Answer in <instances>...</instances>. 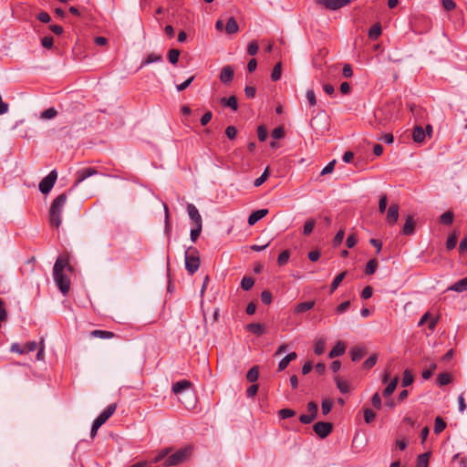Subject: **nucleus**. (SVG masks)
Wrapping results in <instances>:
<instances>
[{
	"mask_svg": "<svg viewBox=\"0 0 467 467\" xmlns=\"http://www.w3.org/2000/svg\"><path fill=\"white\" fill-rule=\"evenodd\" d=\"M412 138L415 142H418V143L422 142L425 139L424 130L420 126L415 127L413 133H412Z\"/></svg>",
	"mask_w": 467,
	"mask_h": 467,
	"instance_id": "obj_25",
	"label": "nucleus"
},
{
	"mask_svg": "<svg viewBox=\"0 0 467 467\" xmlns=\"http://www.w3.org/2000/svg\"><path fill=\"white\" fill-rule=\"evenodd\" d=\"M430 452H425L418 456L417 467H428Z\"/></svg>",
	"mask_w": 467,
	"mask_h": 467,
	"instance_id": "obj_34",
	"label": "nucleus"
},
{
	"mask_svg": "<svg viewBox=\"0 0 467 467\" xmlns=\"http://www.w3.org/2000/svg\"><path fill=\"white\" fill-rule=\"evenodd\" d=\"M344 236H345V231L343 229H340L334 237V240H333L334 246L339 245L342 243Z\"/></svg>",
	"mask_w": 467,
	"mask_h": 467,
	"instance_id": "obj_53",
	"label": "nucleus"
},
{
	"mask_svg": "<svg viewBox=\"0 0 467 467\" xmlns=\"http://www.w3.org/2000/svg\"><path fill=\"white\" fill-rule=\"evenodd\" d=\"M445 428H446L445 421L441 417H437L435 419V423H434L435 433H437V434L441 433V431H444Z\"/></svg>",
	"mask_w": 467,
	"mask_h": 467,
	"instance_id": "obj_39",
	"label": "nucleus"
},
{
	"mask_svg": "<svg viewBox=\"0 0 467 467\" xmlns=\"http://www.w3.org/2000/svg\"><path fill=\"white\" fill-rule=\"evenodd\" d=\"M248 331L260 336L265 333V327L260 323H251L246 326Z\"/></svg>",
	"mask_w": 467,
	"mask_h": 467,
	"instance_id": "obj_24",
	"label": "nucleus"
},
{
	"mask_svg": "<svg viewBox=\"0 0 467 467\" xmlns=\"http://www.w3.org/2000/svg\"><path fill=\"white\" fill-rule=\"evenodd\" d=\"M335 381L337 383V387L342 393H347L349 391L348 383L346 380L339 379L338 377L335 378Z\"/></svg>",
	"mask_w": 467,
	"mask_h": 467,
	"instance_id": "obj_35",
	"label": "nucleus"
},
{
	"mask_svg": "<svg viewBox=\"0 0 467 467\" xmlns=\"http://www.w3.org/2000/svg\"><path fill=\"white\" fill-rule=\"evenodd\" d=\"M117 405L115 403L109 404L95 420L96 426L101 427L115 412Z\"/></svg>",
	"mask_w": 467,
	"mask_h": 467,
	"instance_id": "obj_8",
	"label": "nucleus"
},
{
	"mask_svg": "<svg viewBox=\"0 0 467 467\" xmlns=\"http://www.w3.org/2000/svg\"><path fill=\"white\" fill-rule=\"evenodd\" d=\"M254 280L251 276H244V277H243V279L241 281V287L244 291L250 290L254 286Z\"/></svg>",
	"mask_w": 467,
	"mask_h": 467,
	"instance_id": "obj_32",
	"label": "nucleus"
},
{
	"mask_svg": "<svg viewBox=\"0 0 467 467\" xmlns=\"http://www.w3.org/2000/svg\"><path fill=\"white\" fill-rule=\"evenodd\" d=\"M57 173L56 170L51 171L47 176H46L39 183V191L44 193L47 194L52 188L54 187V184L57 181Z\"/></svg>",
	"mask_w": 467,
	"mask_h": 467,
	"instance_id": "obj_6",
	"label": "nucleus"
},
{
	"mask_svg": "<svg viewBox=\"0 0 467 467\" xmlns=\"http://www.w3.org/2000/svg\"><path fill=\"white\" fill-rule=\"evenodd\" d=\"M191 387L192 383L189 380L182 379L175 382L172 385V391L178 395L183 393L184 391H188L191 389Z\"/></svg>",
	"mask_w": 467,
	"mask_h": 467,
	"instance_id": "obj_13",
	"label": "nucleus"
},
{
	"mask_svg": "<svg viewBox=\"0 0 467 467\" xmlns=\"http://www.w3.org/2000/svg\"><path fill=\"white\" fill-rule=\"evenodd\" d=\"M161 60H162L161 55L151 53V54L148 55L147 57L142 61L140 67H145V66L154 63V62H160Z\"/></svg>",
	"mask_w": 467,
	"mask_h": 467,
	"instance_id": "obj_28",
	"label": "nucleus"
},
{
	"mask_svg": "<svg viewBox=\"0 0 467 467\" xmlns=\"http://www.w3.org/2000/svg\"><path fill=\"white\" fill-rule=\"evenodd\" d=\"M261 299L264 304L269 305V304H271L272 299H273L272 294L269 291L265 290L261 294Z\"/></svg>",
	"mask_w": 467,
	"mask_h": 467,
	"instance_id": "obj_58",
	"label": "nucleus"
},
{
	"mask_svg": "<svg viewBox=\"0 0 467 467\" xmlns=\"http://www.w3.org/2000/svg\"><path fill=\"white\" fill-rule=\"evenodd\" d=\"M192 448L187 447L177 451L176 452L166 458L164 462L165 466H174L183 462L191 454Z\"/></svg>",
	"mask_w": 467,
	"mask_h": 467,
	"instance_id": "obj_4",
	"label": "nucleus"
},
{
	"mask_svg": "<svg viewBox=\"0 0 467 467\" xmlns=\"http://www.w3.org/2000/svg\"><path fill=\"white\" fill-rule=\"evenodd\" d=\"M271 135L275 140L282 139L285 136L284 128L277 127V128L274 129Z\"/></svg>",
	"mask_w": 467,
	"mask_h": 467,
	"instance_id": "obj_54",
	"label": "nucleus"
},
{
	"mask_svg": "<svg viewBox=\"0 0 467 467\" xmlns=\"http://www.w3.org/2000/svg\"><path fill=\"white\" fill-rule=\"evenodd\" d=\"M449 291H455L458 293H462L467 291V276L458 280L454 284H452L451 286L448 287Z\"/></svg>",
	"mask_w": 467,
	"mask_h": 467,
	"instance_id": "obj_16",
	"label": "nucleus"
},
{
	"mask_svg": "<svg viewBox=\"0 0 467 467\" xmlns=\"http://www.w3.org/2000/svg\"><path fill=\"white\" fill-rule=\"evenodd\" d=\"M346 274H347V272H342V273H340L339 275H337L334 278V280H333V282H332V284H331V285H330V294L334 293V291L338 287V285H340V283H341V282L343 281V279L345 278Z\"/></svg>",
	"mask_w": 467,
	"mask_h": 467,
	"instance_id": "obj_31",
	"label": "nucleus"
},
{
	"mask_svg": "<svg viewBox=\"0 0 467 467\" xmlns=\"http://www.w3.org/2000/svg\"><path fill=\"white\" fill-rule=\"evenodd\" d=\"M57 112L54 108H49L44 110L41 114L42 119H50L57 116Z\"/></svg>",
	"mask_w": 467,
	"mask_h": 467,
	"instance_id": "obj_49",
	"label": "nucleus"
},
{
	"mask_svg": "<svg viewBox=\"0 0 467 467\" xmlns=\"http://www.w3.org/2000/svg\"><path fill=\"white\" fill-rule=\"evenodd\" d=\"M317 410H318L317 404V403H315L314 401H310V402L307 404V411H308V414L313 415V417H314L315 419H316V417H317Z\"/></svg>",
	"mask_w": 467,
	"mask_h": 467,
	"instance_id": "obj_57",
	"label": "nucleus"
},
{
	"mask_svg": "<svg viewBox=\"0 0 467 467\" xmlns=\"http://www.w3.org/2000/svg\"><path fill=\"white\" fill-rule=\"evenodd\" d=\"M399 218V205L392 203L387 212L386 221L389 225H393L397 223Z\"/></svg>",
	"mask_w": 467,
	"mask_h": 467,
	"instance_id": "obj_11",
	"label": "nucleus"
},
{
	"mask_svg": "<svg viewBox=\"0 0 467 467\" xmlns=\"http://www.w3.org/2000/svg\"><path fill=\"white\" fill-rule=\"evenodd\" d=\"M440 221L441 223L450 225L452 223L453 221V213L451 211H447L444 213H442L440 217Z\"/></svg>",
	"mask_w": 467,
	"mask_h": 467,
	"instance_id": "obj_36",
	"label": "nucleus"
},
{
	"mask_svg": "<svg viewBox=\"0 0 467 467\" xmlns=\"http://www.w3.org/2000/svg\"><path fill=\"white\" fill-rule=\"evenodd\" d=\"M413 382V376L412 374L410 373V371H409L408 369H406L404 371V374H403V379H402V386L403 387H408L410 386V384H412Z\"/></svg>",
	"mask_w": 467,
	"mask_h": 467,
	"instance_id": "obj_47",
	"label": "nucleus"
},
{
	"mask_svg": "<svg viewBox=\"0 0 467 467\" xmlns=\"http://www.w3.org/2000/svg\"><path fill=\"white\" fill-rule=\"evenodd\" d=\"M185 268L190 275H193L200 267V256L196 248L191 246L185 251Z\"/></svg>",
	"mask_w": 467,
	"mask_h": 467,
	"instance_id": "obj_3",
	"label": "nucleus"
},
{
	"mask_svg": "<svg viewBox=\"0 0 467 467\" xmlns=\"http://www.w3.org/2000/svg\"><path fill=\"white\" fill-rule=\"evenodd\" d=\"M247 52L250 56H254L258 52V45L255 41H251L247 47Z\"/></svg>",
	"mask_w": 467,
	"mask_h": 467,
	"instance_id": "obj_56",
	"label": "nucleus"
},
{
	"mask_svg": "<svg viewBox=\"0 0 467 467\" xmlns=\"http://www.w3.org/2000/svg\"><path fill=\"white\" fill-rule=\"evenodd\" d=\"M365 347H355L350 351L351 359L354 362L359 361L366 354Z\"/></svg>",
	"mask_w": 467,
	"mask_h": 467,
	"instance_id": "obj_18",
	"label": "nucleus"
},
{
	"mask_svg": "<svg viewBox=\"0 0 467 467\" xmlns=\"http://www.w3.org/2000/svg\"><path fill=\"white\" fill-rule=\"evenodd\" d=\"M377 359H378V357L376 354L374 355H371L370 357H368L363 363V368L365 369H370L371 368H373L375 366V364L377 363Z\"/></svg>",
	"mask_w": 467,
	"mask_h": 467,
	"instance_id": "obj_44",
	"label": "nucleus"
},
{
	"mask_svg": "<svg viewBox=\"0 0 467 467\" xmlns=\"http://www.w3.org/2000/svg\"><path fill=\"white\" fill-rule=\"evenodd\" d=\"M371 403H372L373 407H375L378 410H379L381 408V399H380V396H379V394L378 392H376L372 396Z\"/></svg>",
	"mask_w": 467,
	"mask_h": 467,
	"instance_id": "obj_63",
	"label": "nucleus"
},
{
	"mask_svg": "<svg viewBox=\"0 0 467 467\" xmlns=\"http://www.w3.org/2000/svg\"><path fill=\"white\" fill-rule=\"evenodd\" d=\"M239 26L234 17H230L226 23L225 30L229 35L238 32Z\"/></svg>",
	"mask_w": 467,
	"mask_h": 467,
	"instance_id": "obj_26",
	"label": "nucleus"
},
{
	"mask_svg": "<svg viewBox=\"0 0 467 467\" xmlns=\"http://www.w3.org/2000/svg\"><path fill=\"white\" fill-rule=\"evenodd\" d=\"M91 337H99L102 339H109L115 337V334L111 331L96 329L91 331Z\"/></svg>",
	"mask_w": 467,
	"mask_h": 467,
	"instance_id": "obj_22",
	"label": "nucleus"
},
{
	"mask_svg": "<svg viewBox=\"0 0 467 467\" xmlns=\"http://www.w3.org/2000/svg\"><path fill=\"white\" fill-rule=\"evenodd\" d=\"M66 271L71 272L72 267L68 263V259L65 255L57 258L53 267V277L56 285L63 295H66L70 289V279Z\"/></svg>",
	"mask_w": 467,
	"mask_h": 467,
	"instance_id": "obj_1",
	"label": "nucleus"
},
{
	"mask_svg": "<svg viewBox=\"0 0 467 467\" xmlns=\"http://www.w3.org/2000/svg\"><path fill=\"white\" fill-rule=\"evenodd\" d=\"M98 174V171L95 168L88 167L78 170L76 174V181L74 186H78L79 183H81L83 181L88 179L90 176Z\"/></svg>",
	"mask_w": 467,
	"mask_h": 467,
	"instance_id": "obj_9",
	"label": "nucleus"
},
{
	"mask_svg": "<svg viewBox=\"0 0 467 467\" xmlns=\"http://www.w3.org/2000/svg\"><path fill=\"white\" fill-rule=\"evenodd\" d=\"M314 306H315V302L314 301H307V302L299 303L295 307V313L300 314V313L306 312V311L312 309L314 307Z\"/></svg>",
	"mask_w": 467,
	"mask_h": 467,
	"instance_id": "obj_21",
	"label": "nucleus"
},
{
	"mask_svg": "<svg viewBox=\"0 0 467 467\" xmlns=\"http://www.w3.org/2000/svg\"><path fill=\"white\" fill-rule=\"evenodd\" d=\"M41 44L46 48H51L53 47V37L51 36H46L41 39Z\"/></svg>",
	"mask_w": 467,
	"mask_h": 467,
	"instance_id": "obj_62",
	"label": "nucleus"
},
{
	"mask_svg": "<svg viewBox=\"0 0 467 467\" xmlns=\"http://www.w3.org/2000/svg\"><path fill=\"white\" fill-rule=\"evenodd\" d=\"M390 119L389 111L385 109H379L374 112V121H370V125L375 129L385 126Z\"/></svg>",
	"mask_w": 467,
	"mask_h": 467,
	"instance_id": "obj_5",
	"label": "nucleus"
},
{
	"mask_svg": "<svg viewBox=\"0 0 467 467\" xmlns=\"http://www.w3.org/2000/svg\"><path fill=\"white\" fill-rule=\"evenodd\" d=\"M67 194H59L52 202L49 209V222L52 226L58 228L62 223V211L67 202Z\"/></svg>",
	"mask_w": 467,
	"mask_h": 467,
	"instance_id": "obj_2",
	"label": "nucleus"
},
{
	"mask_svg": "<svg viewBox=\"0 0 467 467\" xmlns=\"http://www.w3.org/2000/svg\"><path fill=\"white\" fill-rule=\"evenodd\" d=\"M325 350V341L323 339H319L315 343L314 351L317 355L323 354Z\"/></svg>",
	"mask_w": 467,
	"mask_h": 467,
	"instance_id": "obj_52",
	"label": "nucleus"
},
{
	"mask_svg": "<svg viewBox=\"0 0 467 467\" xmlns=\"http://www.w3.org/2000/svg\"><path fill=\"white\" fill-rule=\"evenodd\" d=\"M234 69L231 66L223 67L220 73V80L224 84L231 82L234 78Z\"/></svg>",
	"mask_w": 467,
	"mask_h": 467,
	"instance_id": "obj_15",
	"label": "nucleus"
},
{
	"mask_svg": "<svg viewBox=\"0 0 467 467\" xmlns=\"http://www.w3.org/2000/svg\"><path fill=\"white\" fill-rule=\"evenodd\" d=\"M346 347L343 342H337V345L330 350L328 357L334 358L339 357L345 353Z\"/></svg>",
	"mask_w": 467,
	"mask_h": 467,
	"instance_id": "obj_20",
	"label": "nucleus"
},
{
	"mask_svg": "<svg viewBox=\"0 0 467 467\" xmlns=\"http://www.w3.org/2000/svg\"><path fill=\"white\" fill-rule=\"evenodd\" d=\"M378 267V261L376 259H370L365 268L366 275H373Z\"/></svg>",
	"mask_w": 467,
	"mask_h": 467,
	"instance_id": "obj_33",
	"label": "nucleus"
},
{
	"mask_svg": "<svg viewBox=\"0 0 467 467\" xmlns=\"http://www.w3.org/2000/svg\"><path fill=\"white\" fill-rule=\"evenodd\" d=\"M376 413L371 409H365L364 420L367 423H370L374 420Z\"/></svg>",
	"mask_w": 467,
	"mask_h": 467,
	"instance_id": "obj_51",
	"label": "nucleus"
},
{
	"mask_svg": "<svg viewBox=\"0 0 467 467\" xmlns=\"http://www.w3.org/2000/svg\"><path fill=\"white\" fill-rule=\"evenodd\" d=\"M281 71H282V64H281V62H278L274 67L272 74H271V78L273 81H277L280 79Z\"/></svg>",
	"mask_w": 467,
	"mask_h": 467,
	"instance_id": "obj_37",
	"label": "nucleus"
},
{
	"mask_svg": "<svg viewBox=\"0 0 467 467\" xmlns=\"http://www.w3.org/2000/svg\"><path fill=\"white\" fill-rule=\"evenodd\" d=\"M194 79V76H192L190 77L188 79H186L184 82L179 84L176 86V88L178 91H182L184 90L185 88H187L191 84L192 82L193 81Z\"/></svg>",
	"mask_w": 467,
	"mask_h": 467,
	"instance_id": "obj_59",
	"label": "nucleus"
},
{
	"mask_svg": "<svg viewBox=\"0 0 467 467\" xmlns=\"http://www.w3.org/2000/svg\"><path fill=\"white\" fill-rule=\"evenodd\" d=\"M387 202L388 199L385 194H382L380 196L379 202V211L383 213L386 211L387 208Z\"/></svg>",
	"mask_w": 467,
	"mask_h": 467,
	"instance_id": "obj_60",
	"label": "nucleus"
},
{
	"mask_svg": "<svg viewBox=\"0 0 467 467\" xmlns=\"http://www.w3.org/2000/svg\"><path fill=\"white\" fill-rule=\"evenodd\" d=\"M313 430L319 438L325 439L331 433L333 425L330 422L318 421L313 426Z\"/></svg>",
	"mask_w": 467,
	"mask_h": 467,
	"instance_id": "obj_7",
	"label": "nucleus"
},
{
	"mask_svg": "<svg viewBox=\"0 0 467 467\" xmlns=\"http://www.w3.org/2000/svg\"><path fill=\"white\" fill-rule=\"evenodd\" d=\"M179 57H180V50L175 49V48L169 50L168 59L171 64L175 65L179 60Z\"/></svg>",
	"mask_w": 467,
	"mask_h": 467,
	"instance_id": "obj_42",
	"label": "nucleus"
},
{
	"mask_svg": "<svg viewBox=\"0 0 467 467\" xmlns=\"http://www.w3.org/2000/svg\"><path fill=\"white\" fill-rule=\"evenodd\" d=\"M187 213L191 220L193 221L194 224H202V216L194 204H187Z\"/></svg>",
	"mask_w": 467,
	"mask_h": 467,
	"instance_id": "obj_12",
	"label": "nucleus"
},
{
	"mask_svg": "<svg viewBox=\"0 0 467 467\" xmlns=\"http://www.w3.org/2000/svg\"><path fill=\"white\" fill-rule=\"evenodd\" d=\"M289 257H290V253L288 250H285L283 251L279 255H278V258H277V263L279 265H285L288 260H289Z\"/></svg>",
	"mask_w": 467,
	"mask_h": 467,
	"instance_id": "obj_46",
	"label": "nucleus"
},
{
	"mask_svg": "<svg viewBox=\"0 0 467 467\" xmlns=\"http://www.w3.org/2000/svg\"><path fill=\"white\" fill-rule=\"evenodd\" d=\"M333 401L330 399H324L322 400L321 409L324 415L328 414L331 411Z\"/></svg>",
	"mask_w": 467,
	"mask_h": 467,
	"instance_id": "obj_40",
	"label": "nucleus"
},
{
	"mask_svg": "<svg viewBox=\"0 0 467 467\" xmlns=\"http://www.w3.org/2000/svg\"><path fill=\"white\" fill-rule=\"evenodd\" d=\"M259 372L257 367H253L248 370L246 374V379L249 382H254L257 380Z\"/></svg>",
	"mask_w": 467,
	"mask_h": 467,
	"instance_id": "obj_38",
	"label": "nucleus"
},
{
	"mask_svg": "<svg viewBox=\"0 0 467 467\" xmlns=\"http://www.w3.org/2000/svg\"><path fill=\"white\" fill-rule=\"evenodd\" d=\"M221 104L224 107L231 108L234 111H236L238 109L237 99L234 96H231L230 98H223L221 99Z\"/></svg>",
	"mask_w": 467,
	"mask_h": 467,
	"instance_id": "obj_23",
	"label": "nucleus"
},
{
	"mask_svg": "<svg viewBox=\"0 0 467 467\" xmlns=\"http://www.w3.org/2000/svg\"><path fill=\"white\" fill-rule=\"evenodd\" d=\"M267 214H268L267 209H260V210H256V211L253 212L248 217V224L249 225L255 224L259 220H261Z\"/></svg>",
	"mask_w": 467,
	"mask_h": 467,
	"instance_id": "obj_14",
	"label": "nucleus"
},
{
	"mask_svg": "<svg viewBox=\"0 0 467 467\" xmlns=\"http://www.w3.org/2000/svg\"><path fill=\"white\" fill-rule=\"evenodd\" d=\"M414 229L415 221L411 215H408L402 228V234L405 235H411L412 234H414Z\"/></svg>",
	"mask_w": 467,
	"mask_h": 467,
	"instance_id": "obj_17",
	"label": "nucleus"
},
{
	"mask_svg": "<svg viewBox=\"0 0 467 467\" xmlns=\"http://www.w3.org/2000/svg\"><path fill=\"white\" fill-rule=\"evenodd\" d=\"M381 26L379 24H375L368 30V37L370 39H377L381 35Z\"/></svg>",
	"mask_w": 467,
	"mask_h": 467,
	"instance_id": "obj_29",
	"label": "nucleus"
},
{
	"mask_svg": "<svg viewBox=\"0 0 467 467\" xmlns=\"http://www.w3.org/2000/svg\"><path fill=\"white\" fill-rule=\"evenodd\" d=\"M237 130L234 126H228L225 130V135L229 140H234L236 136Z\"/></svg>",
	"mask_w": 467,
	"mask_h": 467,
	"instance_id": "obj_64",
	"label": "nucleus"
},
{
	"mask_svg": "<svg viewBox=\"0 0 467 467\" xmlns=\"http://www.w3.org/2000/svg\"><path fill=\"white\" fill-rule=\"evenodd\" d=\"M269 176V169L266 168L264 172L261 174V176L254 182V185L255 187L261 186L268 178Z\"/></svg>",
	"mask_w": 467,
	"mask_h": 467,
	"instance_id": "obj_45",
	"label": "nucleus"
},
{
	"mask_svg": "<svg viewBox=\"0 0 467 467\" xmlns=\"http://www.w3.org/2000/svg\"><path fill=\"white\" fill-rule=\"evenodd\" d=\"M306 99L310 106H315L317 104V98L313 89L306 91Z\"/></svg>",
	"mask_w": 467,
	"mask_h": 467,
	"instance_id": "obj_61",
	"label": "nucleus"
},
{
	"mask_svg": "<svg viewBox=\"0 0 467 467\" xmlns=\"http://www.w3.org/2000/svg\"><path fill=\"white\" fill-rule=\"evenodd\" d=\"M195 227L191 230L190 237L192 242L195 243L198 239L199 235L201 234L202 224H194Z\"/></svg>",
	"mask_w": 467,
	"mask_h": 467,
	"instance_id": "obj_43",
	"label": "nucleus"
},
{
	"mask_svg": "<svg viewBox=\"0 0 467 467\" xmlns=\"http://www.w3.org/2000/svg\"><path fill=\"white\" fill-rule=\"evenodd\" d=\"M317 3L322 5L327 9L337 10L350 3V0H317Z\"/></svg>",
	"mask_w": 467,
	"mask_h": 467,
	"instance_id": "obj_10",
	"label": "nucleus"
},
{
	"mask_svg": "<svg viewBox=\"0 0 467 467\" xmlns=\"http://www.w3.org/2000/svg\"><path fill=\"white\" fill-rule=\"evenodd\" d=\"M257 136L260 141H265L267 138V130L261 125L257 128Z\"/></svg>",
	"mask_w": 467,
	"mask_h": 467,
	"instance_id": "obj_55",
	"label": "nucleus"
},
{
	"mask_svg": "<svg viewBox=\"0 0 467 467\" xmlns=\"http://www.w3.org/2000/svg\"><path fill=\"white\" fill-rule=\"evenodd\" d=\"M297 358V354L296 352H291L289 353L288 355H286L285 358H283L279 364H278V370L279 371H282L284 369H285L288 366V364L293 361V360H296Z\"/></svg>",
	"mask_w": 467,
	"mask_h": 467,
	"instance_id": "obj_19",
	"label": "nucleus"
},
{
	"mask_svg": "<svg viewBox=\"0 0 467 467\" xmlns=\"http://www.w3.org/2000/svg\"><path fill=\"white\" fill-rule=\"evenodd\" d=\"M398 382H399V378L395 377L389 382V384L385 388V389L383 390V396L385 398L389 397L394 392V390L396 389Z\"/></svg>",
	"mask_w": 467,
	"mask_h": 467,
	"instance_id": "obj_27",
	"label": "nucleus"
},
{
	"mask_svg": "<svg viewBox=\"0 0 467 467\" xmlns=\"http://www.w3.org/2000/svg\"><path fill=\"white\" fill-rule=\"evenodd\" d=\"M315 225H316L315 219H313V218L307 219L303 227V234L305 235H309L313 232Z\"/></svg>",
	"mask_w": 467,
	"mask_h": 467,
	"instance_id": "obj_30",
	"label": "nucleus"
},
{
	"mask_svg": "<svg viewBox=\"0 0 467 467\" xmlns=\"http://www.w3.org/2000/svg\"><path fill=\"white\" fill-rule=\"evenodd\" d=\"M457 244V235L455 234H451L446 242V247L449 250L455 248Z\"/></svg>",
	"mask_w": 467,
	"mask_h": 467,
	"instance_id": "obj_50",
	"label": "nucleus"
},
{
	"mask_svg": "<svg viewBox=\"0 0 467 467\" xmlns=\"http://www.w3.org/2000/svg\"><path fill=\"white\" fill-rule=\"evenodd\" d=\"M438 384L444 386L451 381V376L449 373H441L437 378Z\"/></svg>",
	"mask_w": 467,
	"mask_h": 467,
	"instance_id": "obj_41",
	"label": "nucleus"
},
{
	"mask_svg": "<svg viewBox=\"0 0 467 467\" xmlns=\"http://www.w3.org/2000/svg\"><path fill=\"white\" fill-rule=\"evenodd\" d=\"M279 417L283 420L294 417L296 415V411L291 409H282L278 412Z\"/></svg>",
	"mask_w": 467,
	"mask_h": 467,
	"instance_id": "obj_48",
	"label": "nucleus"
}]
</instances>
